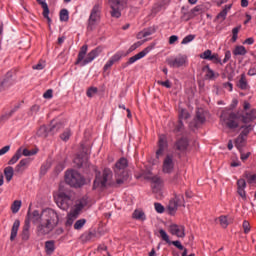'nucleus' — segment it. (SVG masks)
<instances>
[{
  "instance_id": "nucleus-1",
  "label": "nucleus",
  "mask_w": 256,
  "mask_h": 256,
  "mask_svg": "<svg viewBox=\"0 0 256 256\" xmlns=\"http://www.w3.org/2000/svg\"><path fill=\"white\" fill-rule=\"evenodd\" d=\"M31 222L36 225L39 235H49L57 227L59 215L51 208L45 209L41 213H39V210H34L33 212L28 210L21 233L23 241H29Z\"/></svg>"
},
{
  "instance_id": "nucleus-2",
  "label": "nucleus",
  "mask_w": 256,
  "mask_h": 256,
  "mask_svg": "<svg viewBox=\"0 0 256 256\" xmlns=\"http://www.w3.org/2000/svg\"><path fill=\"white\" fill-rule=\"evenodd\" d=\"M127 167H129V161L127 158H120L114 166V173L116 182L113 184L114 187H121V185H125L129 181V172L127 171Z\"/></svg>"
},
{
  "instance_id": "nucleus-3",
  "label": "nucleus",
  "mask_w": 256,
  "mask_h": 256,
  "mask_svg": "<svg viewBox=\"0 0 256 256\" xmlns=\"http://www.w3.org/2000/svg\"><path fill=\"white\" fill-rule=\"evenodd\" d=\"M242 118L241 114L235 113L231 110L224 109L220 115V125L227 129L235 130L239 127Z\"/></svg>"
},
{
  "instance_id": "nucleus-4",
  "label": "nucleus",
  "mask_w": 256,
  "mask_h": 256,
  "mask_svg": "<svg viewBox=\"0 0 256 256\" xmlns=\"http://www.w3.org/2000/svg\"><path fill=\"white\" fill-rule=\"evenodd\" d=\"M87 50H88L87 45H83L80 48V51H79L78 57H77V61H76V65H82V67H85V65H89V63H92V61H95L96 57H99V55H101L103 48L97 47V48L93 49L92 51H90L88 54H87ZM85 55H87V56L85 57Z\"/></svg>"
},
{
  "instance_id": "nucleus-5",
  "label": "nucleus",
  "mask_w": 256,
  "mask_h": 256,
  "mask_svg": "<svg viewBox=\"0 0 256 256\" xmlns=\"http://www.w3.org/2000/svg\"><path fill=\"white\" fill-rule=\"evenodd\" d=\"M111 179H113V172L111 169L106 168L102 172H98L96 174V178L94 180V189L107 187V185H113V182H111Z\"/></svg>"
},
{
  "instance_id": "nucleus-6",
  "label": "nucleus",
  "mask_w": 256,
  "mask_h": 256,
  "mask_svg": "<svg viewBox=\"0 0 256 256\" xmlns=\"http://www.w3.org/2000/svg\"><path fill=\"white\" fill-rule=\"evenodd\" d=\"M74 203L75 198L73 195L63 192V188L60 186L58 198L56 200V204L59 209H62V211H67L70 207H73Z\"/></svg>"
},
{
  "instance_id": "nucleus-7",
  "label": "nucleus",
  "mask_w": 256,
  "mask_h": 256,
  "mask_svg": "<svg viewBox=\"0 0 256 256\" xmlns=\"http://www.w3.org/2000/svg\"><path fill=\"white\" fill-rule=\"evenodd\" d=\"M65 182L70 187H82V185H85V179L75 170H68L66 172Z\"/></svg>"
},
{
  "instance_id": "nucleus-8",
  "label": "nucleus",
  "mask_w": 256,
  "mask_h": 256,
  "mask_svg": "<svg viewBox=\"0 0 256 256\" xmlns=\"http://www.w3.org/2000/svg\"><path fill=\"white\" fill-rule=\"evenodd\" d=\"M101 18V8L99 5H95L90 13L89 19H88V31H93L95 29V25H97V22Z\"/></svg>"
},
{
  "instance_id": "nucleus-9",
  "label": "nucleus",
  "mask_w": 256,
  "mask_h": 256,
  "mask_svg": "<svg viewBox=\"0 0 256 256\" xmlns=\"http://www.w3.org/2000/svg\"><path fill=\"white\" fill-rule=\"evenodd\" d=\"M166 63L173 69H179V67H184L187 64V55L178 54L176 57L167 58Z\"/></svg>"
},
{
  "instance_id": "nucleus-10",
  "label": "nucleus",
  "mask_w": 256,
  "mask_h": 256,
  "mask_svg": "<svg viewBox=\"0 0 256 256\" xmlns=\"http://www.w3.org/2000/svg\"><path fill=\"white\" fill-rule=\"evenodd\" d=\"M205 121H207V112L202 108H198L193 121L190 122V127L192 129H199Z\"/></svg>"
},
{
  "instance_id": "nucleus-11",
  "label": "nucleus",
  "mask_w": 256,
  "mask_h": 256,
  "mask_svg": "<svg viewBox=\"0 0 256 256\" xmlns=\"http://www.w3.org/2000/svg\"><path fill=\"white\" fill-rule=\"evenodd\" d=\"M109 4L112 9V17L119 19L121 17V10L125 9V5H127V0H109Z\"/></svg>"
},
{
  "instance_id": "nucleus-12",
  "label": "nucleus",
  "mask_w": 256,
  "mask_h": 256,
  "mask_svg": "<svg viewBox=\"0 0 256 256\" xmlns=\"http://www.w3.org/2000/svg\"><path fill=\"white\" fill-rule=\"evenodd\" d=\"M200 59H205L206 61H212V63L223 65L219 54L213 53L211 50H206L200 54Z\"/></svg>"
},
{
  "instance_id": "nucleus-13",
  "label": "nucleus",
  "mask_w": 256,
  "mask_h": 256,
  "mask_svg": "<svg viewBox=\"0 0 256 256\" xmlns=\"http://www.w3.org/2000/svg\"><path fill=\"white\" fill-rule=\"evenodd\" d=\"M153 49V46H148L138 54L132 56L129 58V60L123 65V67H129V65H133V63H136V61H139V59H143L148 53L151 52Z\"/></svg>"
},
{
  "instance_id": "nucleus-14",
  "label": "nucleus",
  "mask_w": 256,
  "mask_h": 256,
  "mask_svg": "<svg viewBox=\"0 0 256 256\" xmlns=\"http://www.w3.org/2000/svg\"><path fill=\"white\" fill-rule=\"evenodd\" d=\"M175 169V160H173V155H166L163 160L162 171L163 173H173Z\"/></svg>"
},
{
  "instance_id": "nucleus-15",
  "label": "nucleus",
  "mask_w": 256,
  "mask_h": 256,
  "mask_svg": "<svg viewBox=\"0 0 256 256\" xmlns=\"http://www.w3.org/2000/svg\"><path fill=\"white\" fill-rule=\"evenodd\" d=\"M15 83V80H13V72H8L6 76L0 80V93H3V91H6V89H9L11 85Z\"/></svg>"
},
{
  "instance_id": "nucleus-16",
  "label": "nucleus",
  "mask_w": 256,
  "mask_h": 256,
  "mask_svg": "<svg viewBox=\"0 0 256 256\" xmlns=\"http://www.w3.org/2000/svg\"><path fill=\"white\" fill-rule=\"evenodd\" d=\"M74 163L77 167H89V154L81 152L74 158Z\"/></svg>"
},
{
  "instance_id": "nucleus-17",
  "label": "nucleus",
  "mask_w": 256,
  "mask_h": 256,
  "mask_svg": "<svg viewBox=\"0 0 256 256\" xmlns=\"http://www.w3.org/2000/svg\"><path fill=\"white\" fill-rule=\"evenodd\" d=\"M165 151H167V137H165V135H161L158 140L156 158L159 159V157H163V155H165Z\"/></svg>"
},
{
  "instance_id": "nucleus-18",
  "label": "nucleus",
  "mask_w": 256,
  "mask_h": 256,
  "mask_svg": "<svg viewBox=\"0 0 256 256\" xmlns=\"http://www.w3.org/2000/svg\"><path fill=\"white\" fill-rule=\"evenodd\" d=\"M169 231L171 235H175L176 237H180L181 239L185 237V226L183 225L171 224L169 227Z\"/></svg>"
},
{
  "instance_id": "nucleus-19",
  "label": "nucleus",
  "mask_w": 256,
  "mask_h": 256,
  "mask_svg": "<svg viewBox=\"0 0 256 256\" xmlns=\"http://www.w3.org/2000/svg\"><path fill=\"white\" fill-rule=\"evenodd\" d=\"M86 205H87L86 198L77 200L74 205V209H72L70 212L74 213V215H77L79 217V215H81V212L83 211V209H85Z\"/></svg>"
},
{
  "instance_id": "nucleus-20",
  "label": "nucleus",
  "mask_w": 256,
  "mask_h": 256,
  "mask_svg": "<svg viewBox=\"0 0 256 256\" xmlns=\"http://www.w3.org/2000/svg\"><path fill=\"white\" fill-rule=\"evenodd\" d=\"M245 187H247V182L245 179H239L237 181V193L242 199H247V193L245 192Z\"/></svg>"
},
{
  "instance_id": "nucleus-21",
  "label": "nucleus",
  "mask_w": 256,
  "mask_h": 256,
  "mask_svg": "<svg viewBox=\"0 0 256 256\" xmlns=\"http://www.w3.org/2000/svg\"><path fill=\"white\" fill-rule=\"evenodd\" d=\"M163 187V180L159 176L152 177V191L153 193H159Z\"/></svg>"
},
{
  "instance_id": "nucleus-22",
  "label": "nucleus",
  "mask_w": 256,
  "mask_h": 256,
  "mask_svg": "<svg viewBox=\"0 0 256 256\" xmlns=\"http://www.w3.org/2000/svg\"><path fill=\"white\" fill-rule=\"evenodd\" d=\"M175 147L177 151L183 153L184 151H187V147H189V141L187 138H181L176 142Z\"/></svg>"
},
{
  "instance_id": "nucleus-23",
  "label": "nucleus",
  "mask_w": 256,
  "mask_h": 256,
  "mask_svg": "<svg viewBox=\"0 0 256 256\" xmlns=\"http://www.w3.org/2000/svg\"><path fill=\"white\" fill-rule=\"evenodd\" d=\"M243 123H249L255 121L256 119V109H252L250 112H247L245 115H241Z\"/></svg>"
},
{
  "instance_id": "nucleus-24",
  "label": "nucleus",
  "mask_w": 256,
  "mask_h": 256,
  "mask_svg": "<svg viewBox=\"0 0 256 256\" xmlns=\"http://www.w3.org/2000/svg\"><path fill=\"white\" fill-rule=\"evenodd\" d=\"M237 87L242 89V91H247L249 89V83L247 82V77L245 73L241 74L239 81L237 82Z\"/></svg>"
},
{
  "instance_id": "nucleus-25",
  "label": "nucleus",
  "mask_w": 256,
  "mask_h": 256,
  "mask_svg": "<svg viewBox=\"0 0 256 256\" xmlns=\"http://www.w3.org/2000/svg\"><path fill=\"white\" fill-rule=\"evenodd\" d=\"M19 227H21V222L19 220H15L11 229L10 241H15L17 238Z\"/></svg>"
},
{
  "instance_id": "nucleus-26",
  "label": "nucleus",
  "mask_w": 256,
  "mask_h": 256,
  "mask_svg": "<svg viewBox=\"0 0 256 256\" xmlns=\"http://www.w3.org/2000/svg\"><path fill=\"white\" fill-rule=\"evenodd\" d=\"M155 31V27L146 28L137 34V39H145V37H150V35H153Z\"/></svg>"
},
{
  "instance_id": "nucleus-27",
  "label": "nucleus",
  "mask_w": 256,
  "mask_h": 256,
  "mask_svg": "<svg viewBox=\"0 0 256 256\" xmlns=\"http://www.w3.org/2000/svg\"><path fill=\"white\" fill-rule=\"evenodd\" d=\"M231 7H233V5L231 4L226 5L224 9L216 16V19L220 20L221 23H223V21L227 19V13L231 11Z\"/></svg>"
},
{
  "instance_id": "nucleus-28",
  "label": "nucleus",
  "mask_w": 256,
  "mask_h": 256,
  "mask_svg": "<svg viewBox=\"0 0 256 256\" xmlns=\"http://www.w3.org/2000/svg\"><path fill=\"white\" fill-rule=\"evenodd\" d=\"M29 163H31V159L29 158H25V159H22L16 166L15 168V171L17 173H21V171H23V168L24 167H27V165H29Z\"/></svg>"
},
{
  "instance_id": "nucleus-29",
  "label": "nucleus",
  "mask_w": 256,
  "mask_h": 256,
  "mask_svg": "<svg viewBox=\"0 0 256 256\" xmlns=\"http://www.w3.org/2000/svg\"><path fill=\"white\" fill-rule=\"evenodd\" d=\"M45 251L47 255H53L55 252V241L50 240L45 242Z\"/></svg>"
},
{
  "instance_id": "nucleus-30",
  "label": "nucleus",
  "mask_w": 256,
  "mask_h": 256,
  "mask_svg": "<svg viewBox=\"0 0 256 256\" xmlns=\"http://www.w3.org/2000/svg\"><path fill=\"white\" fill-rule=\"evenodd\" d=\"M18 151H21L20 152L21 153V157H23V155H24V157H31L33 155H37V152H38L37 149L29 150V149L23 148V147H20Z\"/></svg>"
},
{
  "instance_id": "nucleus-31",
  "label": "nucleus",
  "mask_w": 256,
  "mask_h": 256,
  "mask_svg": "<svg viewBox=\"0 0 256 256\" xmlns=\"http://www.w3.org/2000/svg\"><path fill=\"white\" fill-rule=\"evenodd\" d=\"M233 55H235L236 57L239 55H247V49L245 48V46H241L238 45L234 48V50L232 51Z\"/></svg>"
},
{
  "instance_id": "nucleus-32",
  "label": "nucleus",
  "mask_w": 256,
  "mask_h": 256,
  "mask_svg": "<svg viewBox=\"0 0 256 256\" xmlns=\"http://www.w3.org/2000/svg\"><path fill=\"white\" fill-rule=\"evenodd\" d=\"M203 71L205 72L206 79H215V72L209 67V65L204 66Z\"/></svg>"
},
{
  "instance_id": "nucleus-33",
  "label": "nucleus",
  "mask_w": 256,
  "mask_h": 256,
  "mask_svg": "<svg viewBox=\"0 0 256 256\" xmlns=\"http://www.w3.org/2000/svg\"><path fill=\"white\" fill-rule=\"evenodd\" d=\"M133 217L138 221H145V219H147V216H145V212H143V210H135L133 212Z\"/></svg>"
},
{
  "instance_id": "nucleus-34",
  "label": "nucleus",
  "mask_w": 256,
  "mask_h": 256,
  "mask_svg": "<svg viewBox=\"0 0 256 256\" xmlns=\"http://www.w3.org/2000/svg\"><path fill=\"white\" fill-rule=\"evenodd\" d=\"M13 173H14V170H13V167L11 166H8L4 169V175L8 183L9 181H11V179H13Z\"/></svg>"
},
{
  "instance_id": "nucleus-35",
  "label": "nucleus",
  "mask_w": 256,
  "mask_h": 256,
  "mask_svg": "<svg viewBox=\"0 0 256 256\" xmlns=\"http://www.w3.org/2000/svg\"><path fill=\"white\" fill-rule=\"evenodd\" d=\"M77 216L75 213L70 212L67 216V220H66V227H71V225H73V223H75V220L77 219Z\"/></svg>"
},
{
  "instance_id": "nucleus-36",
  "label": "nucleus",
  "mask_w": 256,
  "mask_h": 256,
  "mask_svg": "<svg viewBox=\"0 0 256 256\" xmlns=\"http://www.w3.org/2000/svg\"><path fill=\"white\" fill-rule=\"evenodd\" d=\"M85 223H87V220L85 218L77 220L74 224V229L76 231L83 229V227H85Z\"/></svg>"
},
{
  "instance_id": "nucleus-37",
  "label": "nucleus",
  "mask_w": 256,
  "mask_h": 256,
  "mask_svg": "<svg viewBox=\"0 0 256 256\" xmlns=\"http://www.w3.org/2000/svg\"><path fill=\"white\" fill-rule=\"evenodd\" d=\"M21 159V150H17L13 157L9 160L8 165H15Z\"/></svg>"
},
{
  "instance_id": "nucleus-38",
  "label": "nucleus",
  "mask_w": 256,
  "mask_h": 256,
  "mask_svg": "<svg viewBox=\"0 0 256 256\" xmlns=\"http://www.w3.org/2000/svg\"><path fill=\"white\" fill-rule=\"evenodd\" d=\"M63 127V124H61V122L57 123L55 121L51 122V127H50V133H57V131H59V129H61Z\"/></svg>"
},
{
  "instance_id": "nucleus-39",
  "label": "nucleus",
  "mask_w": 256,
  "mask_h": 256,
  "mask_svg": "<svg viewBox=\"0 0 256 256\" xmlns=\"http://www.w3.org/2000/svg\"><path fill=\"white\" fill-rule=\"evenodd\" d=\"M219 222H220L221 227L226 229V227L229 226V223H231V218H227V216H220Z\"/></svg>"
},
{
  "instance_id": "nucleus-40",
  "label": "nucleus",
  "mask_w": 256,
  "mask_h": 256,
  "mask_svg": "<svg viewBox=\"0 0 256 256\" xmlns=\"http://www.w3.org/2000/svg\"><path fill=\"white\" fill-rule=\"evenodd\" d=\"M123 57H125V52L123 51H118L117 53H115L112 57L111 60L114 63H118V61H121V59H123Z\"/></svg>"
},
{
  "instance_id": "nucleus-41",
  "label": "nucleus",
  "mask_w": 256,
  "mask_h": 256,
  "mask_svg": "<svg viewBox=\"0 0 256 256\" xmlns=\"http://www.w3.org/2000/svg\"><path fill=\"white\" fill-rule=\"evenodd\" d=\"M38 137H47L49 135V130L47 129L46 126H41L38 131H37Z\"/></svg>"
},
{
  "instance_id": "nucleus-42",
  "label": "nucleus",
  "mask_w": 256,
  "mask_h": 256,
  "mask_svg": "<svg viewBox=\"0 0 256 256\" xmlns=\"http://www.w3.org/2000/svg\"><path fill=\"white\" fill-rule=\"evenodd\" d=\"M245 137L243 135H239L235 141V147H237V149H241L243 147V143H245Z\"/></svg>"
},
{
  "instance_id": "nucleus-43",
  "label": "nucleus",
  "mask_w": 256,
  "mask_h": 256,
  "mask_svg": "<svg viewBox=\"0 0 256 256\" xmlns=\"http://www.w3.org/2000/svg\"><path fill=\"white\" fill-rule=\"evenodd\" d=\"M178 117H179V121H182L183 119L184 120L189 119L190 115L186 109H180Z\"/></svg>"
},
{
  "instance_id": "nucleus-44",
  "label": "nucleus",
  "mask_w": 256,
  "mask_h": 256,
  "mask_svg": "<svg viewBox=\"0 0 256 256\" xmlns=\"http://www.w3.org/2000/svg\"><path fill=\"white\" fill-rule=\"evenodd\" d=\"M241 129H243V131L241 132L240 135H242V137H247V135H249V133H251V131H253V126L248 125V126H241Z\"/></svg>"
},
{
  "instance_id": "nucleus-45",
  "label": "nucleus",
  "mask_w": 256,
  "mask_h": 256,
  "mask_svg": "<svg viewBox=\"0 0 256 256\" xmlns=\"http://www.w3.org/2000/svg\"><path fill=\"white\" fill-rule=\"evenodd\" d=\"M60 21H69V11L67 9H62L60 11Z\"/></svg>"
},
{
  "instance_id": "nucleus-46",
  "label": "nucleus",
  "mask_w": 256,
  "mask_h": 256,
  "mask_svg": "<svg viewBox=\"0 0 256 256\" xmlns=\"http://www.w3.org/2000/svg\"><path fill=\"white\" fill-rule=\"evenodd\" d=\"M178 207H179V204L176 201L171 200L169 202L168 209H169L170 213H175V211H177Z\"/></svg>"
},
{
  "instance_id": "nucleus-47",
  "label": "nucleus",
  "mask_w": 256,
  "mask_h": 256,
  "mask_svg": "<svg viewBox=\"0 0 256 256\" xmlns=\"http://www.w3.org/2000/svg\"><path fill=\"white\" fill-rule=\"evenodd\" d=\"M244 177L247 179V182L250 184L256 183V175L246 172Z\"/></svg>"
},
{
  "instance_id": "nucleus-48",
  "label": "nucleus",
  "mask_w": 256,
  "mask_h": 256,
  "mask_svg": "<svg viewBox=\"0 0 256 256\" xmlns=\"http://www.w3.org/2000/svg\"><path fill=\"white\" fill-rule=\"evenodd\" d=\"M12 213H19V209H21V201L16 200L13 202L12 206Z\"/></svg>"
},
{
  "instance_id": "nucleus-49",
  "label": "nucleus",
  "mask_w": 256,
  "mask_h": 256,
  "mask_svg": "<svg viewBox=\"0 0 256 256\" xmlns=\"http://www.w3.org/2000/svg\"><path fill=\"white\" fill-rule=\"evenodd\" d=\"M201 11H203V9L201 8V6H196L191 10L189 19H193V17H197L198 13H201Z\"/></svg>"
},
{
  "instance_id": "nucleus-50",
  "label": "nucleus",
  "mask_w": 256,
  "mask_h": 256,
  "mask_svg": "<svg viewBox=\"0 0 256 256\" xmlns=\"http://www.w3.org/2000/svg\"><path fill=\"white\" fill-rule=\"evenodd\" d=\"M183 129H185L183 121L179 120L174 128V133H183Z\"/></svg>"
},
{
  "instance_id": "nucleus-51",
  "label": "nucleus",
  "mask_w": 256,
  "mask_h": 256,
  "mask_svg": "<svg viewBox=\"0 0 256 256\" xmlns=\"http://www.w3.org/2000/svg\"><path fill=\"white\" fill-rule=\"evenodd\" d=\"M194 40H195V35L190 34V35H187L183 38L181 44L182 45H187L188 43H191V41H194Z\"/></svg>"
},
{
  "instance_id": "nucleus-52",
  "label": "nucleus",
  "mask_w": 256,
  "mask_h": 256,
  "mask_svg": "<svg viewBox=\"0 0 256 256\" xmlns=\"http://www.w3.org/2000/svg\"><path fill=\"white\" fill-rule=\"evenodd\" d=\"M159 234L163 241H166V243H171V241L169 240V235L167 234V232H165V230L160 229Z\"/></svg>"
},
{
  "instance_id": "nucleus-53",
  "label": "nucleus",
  "mask_w": 256,
  "mask_h": 256,
  "mask_svg": "<svg viewBox=\"0 0 256 256\" xmlns=\"http://www.w3.org/2000/svg\"><path fill=\"white\" fill-rule=\"evenodd\" d=\"M42 9H43V17L50 22L51 18L49 17V6L46 4V6H42Z\"/></svg>"
},
{
  "instance_id": "nucleus-54",
  "label": "nucleus",
  "mask_w": 256,
  "mask_h": 256,
  "mask_svg": "<svg viewBox=\"0 0 256 256\" xmlns=\"http://www.w3.org/2000/svg\"><path fill=\"white\" fill-rule=\"evenodd\" d=\"M157 84L161 85L162 87H166V89H171V81L169 80H166V81L158 80Z\"/></svg>"
},
{
  "instance_id": "nucleus-55",
  "label": "nucleus",
  "mask_w": 256,
  "mask_h": 256,
  "mask_svg": "<svg viewBox=\"0 0 256 256\" xmlns=\"http://www.w3.org/2000/svg\"><path fill=\"white\" fill-rule=\"evenodd\" d=\"M143 45V42L138 41L136 43H134L132 46H130L129 48V53H133V51H135V49H139V47H141Z\"/></svg>"
},
{
  "instance_id": "nucleus-56",
  "label": "nucleus",
  "mask_w": 256,
  "mask_h": 256,
  "mask_svg": "<svg viewBox=\"0 0 256 256\" xmlns=\"http://www.w3.org/2000/svg\"><path fill=\"white\" fill-rule=\"evenodd\" d=\"M98 89L97 87H90L87 92H86V95L87 97H93V95H96Z\"/></svg>"
},
{
  "instance_id": "nucleus-57",
  "label": "nucleus",
  "mask_w": 256,
  "mask_h": 256,
  "mask_svg": "<svg viewBox=\"0 0 256 256\" xmlns=\"http://www.w3.org/2000/svg\"><path fill=\"white\" fill-rule=\"evenodd\" d=\"M174 201L178 204L179 207H181V205H184L185 203V199L183 198V195L176 196Z\"/></svg>"
},
{
  "instance_id": "nucleus-58",
  "label": "nucleus",
  "mask_w": 256,
  "mask_h": 256,
  "mask_svg": "<svg viewBox=\"0 0 256 256\" xmlns=\"http://www.w3.org/2000/svg\"><path fill=\"white\" fill-rule=\"evenodd\" d=\"M69 137H71V131L66 130L62 135H60V139L62 141H69Z\"/></svg>"
},
{
  "instance_id": "nucleus-59",
  "label": "nucleus",
  "mask_w": 256,
  "mask_h": 256,
  "mask_svg": "<svg viewBox=\"0 0 256 256\" xmlns=\"http://www.w3.org/2000/svg\"><path fill=\"white\" fill-rule=\"evenodd\" d=\"M154 207H155V211L157 213H164L165 212V207H163V205H161V203H155Z\"/></svg>"
},
{
  "instance_id": "nucleus-60",
  "label": "nucleus",
  "mask_w": 256,
  "mask_h": 256,
  "mask_svg": "<svg viewBox=\"0 0 256 256\" xmlns=\"http://www.w3.org/2000/svg\"><path fill=\"white\" fill-rule=\"evenodd\" d=\"M237 105H239V100H237V98H234L229 106L228 111H233V109L237 108Z\"/></svg>"
},
{
  "instance_id": "nucleus-61",
  "label": "nucleus",
  "mask_w": 256,
  "mask_h": 256,
  "mask_svg": "<svg viewBox=\"0 0 256 256\" xmlns=\"http://www.w3.org/2000/svg\"><path fill=\"white\" fill-rule=\"evenodd\" d=\"M243 230H244V233H249V231H251V226H250V224H249V221H247V220H245L244 222H243Z\"/></svg>"
},
{
  "instance_id": "nucleus-62",
  "label": "nucleus",
  "mask_w": 256,
  "mask_h": 256,
  "mask_svg": "<svg viewBox=\"0 0 256 256\" xmlns=\"http://www.w3.org/2000/svg\"><path fill=\"white\" fill-rule=\"evenodd\" d=\"M32 69H35L37 71H41V70L45 69V63L38 62L36 65L32 66Z\"/></svg>"
},
{
  "instance_id": "nucleus-63",
  "label": "nucleus",
  "mask_w": 256,
  "mask_h": 256,
  "mask_svg": "<svg viewBox=\"0 0 256 256\" xmlns=\"http://www.w3.org/2000/svg\"><path fill=\"white\" fill-rule=\"evenodd\" d=\"M115 65V62L110 58L109 61L104 65V71L111 69Z\"/></svg>"
},
{
  "instance_id": "nucleus-64",
  "label": "nucleus",
  "mask_w": 256,
  "mask_h": 256,
  "mask_svg": "<svg viewBox=\"0 0 256 256\" xmlns=\"http://www.w3.org/2000/svg\"><path fill=\"white\" fill-rule=\"evenodd\" d=\"M229 59H231V51L227 50L225 52V57L224 59L222 60V65L227 63V61H229Z\"/></svg>"
}]
</instances>
